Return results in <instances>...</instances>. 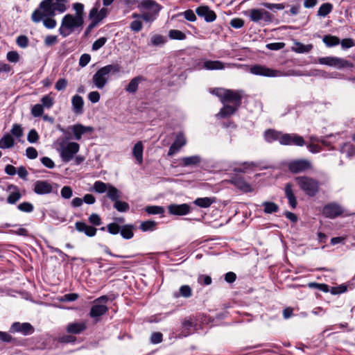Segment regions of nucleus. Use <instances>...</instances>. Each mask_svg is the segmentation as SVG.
<instances>
[{
  "instance_id": "f257e3e1",
  "label": "nucleus",
  "mask_w": 355,
  "mask_h": 355,
  "mask_svg": "<svg viewBox=\"0 0 355 355\" xmlns=\"http://www.w3.org/2000/svg\"><path fill=\"white\" fill-rule=\"evenodd\" d=\"M119 64H111L100 68L93 76L92 82L98 89H103L108 81L110 73L116 74L121 71Z\"/></svg>"
},
{
  "instance_id": "f03ea898",
  "label": "nucleus",
  "mask_w": 355,
  "mask_h": 355,
  "mask_svg": "<svg viewBox=\"0 0 355 355\" xmlns=\"http://www.w3.org/2000/svg\"><path fill=\"white\" fill-rule=\"evenodd\" d=\"M294 181L300 189L309 197H315L320 191V182L312 177L297 176L294 178Z\"/></svg>"
},
{
  "instance_id": "7ed1b4c3",
  "label": "nucleus",
  "mask_w": 355,
  "mask_h": 355,
  "mask_svg": "<svg viewBox=\"0 0 355 355\" xmlns=\"http://www.w3.org/2000/svg\"><path fill=\"white\" fill-rule=\"evenodd\" d=\"M84 24V19H79L76 16L67 14L61 21V26L59 28V33L62 37H67L71 35L76 28L81 27Z\"/></svg>"
},
{
  "instance_id": "20e7f679",
  "label": "nucleus",
  "mask_w": 355,
  "mask_h": 355,
  "mask_svg": "<svg viewBox=\"0 0 355 355\" xmlns=\"http://www.w3.org/2000/svg\"><path fill=\"white\" fill-rule=\"evenodd\" d=\"M138 8L140 10H147L144 12V21L153 22L157 18L163 7L154 0H144L138 5Z\"/></svg>"
},
{
  "instance_id": "39448f33",
  "label": "nucleus",
  "mask_w": 355,
  "mask_h": 355,
  "mask_svg": "<svg viewBox=\"0 0 355 355\" xmlns=\"http://www.w3.org/2000/svg\"><path fill=\"white\" fill-rule=\"evenodd\" d=\"M40 9L33 11L31 15L33 21L38 23L44 17H53L55 15L53 9V0H43L39 6Z\"/></svg>"
},
{
  "instance_id": "423d86ee",
  "label": "nucleus",
  "mask_w": 355,
  "mask_h": 355,
  "mask_svg": "<svg viewBox=\"0 0 355 355\" xmlns=\"http://www.w3.org/2000/svg\"><path fill=\"white\" fill-rule=\"evenodd\" d=\"M318 62L320 64L333 67L338 69H351L354 67V64L352 62L334 56L320 58Z\"/></svg>"
},
{
  "instance_id": "0eeeda50",
  "label": "nucleus",
  "mask_w": 355,
  "mask_h": 355,
  "mask_svg": "<svg viewBox=\"0 0 355 355\" xmlns=\"http://www.w3.org/2000/svg\"><path fill=\"white\" fill-rule=\"evenodd\" d=\"M121 192L116 187H111L107 197L110 199L113 202V207L119 212H126L130 209V205L125 201L120 200Z\"/></svg>"
},
{
  "instance_id": "6e6552de",
  "label": "nucleus",
  "mask_w": 355,
  "mask_h": 355,
  "mask_svg": "<svg viewBox=\"0 0 355 355\" xmlns=\"http://www.w3.org/2000/svg\"><path fill=\"white\" fill-rule=\"evenodd\" d=\"M288 171L293 174L304 173L312 168L310 161L304 159L292 160L287 164Z\"/></svg>"
},
{
  "instance_id": "1a4fd4ad",
  "label": "nucleus",
  "mask_w": 355,
  "mask_h": 355,
  "mask_svg": "<svg viewBox=\"0 0 355 355\" xmlns=\"http://www.w3.org/2000/svg\"><path fill=\"white\" fill-rule=\"evenodd\" d=\"M80 145L76 142H69L60 150V157L64 162H70L79 151Z\"/></svg>"
},
{
  "instance_id": "9d476101",
  "label": "nucleus",
  "mask_w": 355,
  "mask_h": 355,
  "mask_svg": "<svg viewBox=\"0 0 355 355\" xmlns=\"http://www.w3.org/2000/svg\"><path fill=\"white\" fill-rule=\"evenodd\" d=\"M250 19L253 22H259L263 20L266 23H271L274 16L264 9L253 8L250 10Z\"/></svg>"
},
{
  "instance_id": "9b49d317",
  "label": "nucleus",
  "mask_w": 355,
  "mask_h": 355,
  "mask_svg": "<svg viewBox=\"0 0 355 355\" xmlns=\"http://www.w3.org/2000/svg\"><path fill=\"white\" fill-rule=\"evenodd\" d=\"M344 212L343 208L337 202H329L322 209V214L328 218L334 219L341 216Z\"/></svg>"
},
{
  "instance_id": "f8f14e48",
  "label": "nucleus",
  "mask_w": 355,
  "mask_h": 355,
  "mask_svg": "<svg viewBox=\"0 0 355 355\" xmlns=\"http://www.w3.org/2000/svg\"><path fill=\"white\" fill-rule=\"evenodd\" d=\"M242 96L239 91L225 89V95L223 96L222 103H232L233 106L239 107L241 105Z\"/></svg>"
},
{
  "instance_id": "ddd939ff",
  "label": "nucleus",
  "mask_w": 355,
  "mask_h": 355,
  "mask_svg": "<svg viewBox=\"0 0 355 355\" xmlns=\"http://www.w3.org/2000/svg\"><path fill=\"white\" fill-rule=\"evenodd\" d=\"M250 72L256 76L266 77H276L280 74L279 71L270 69L261 64L252 65L250 68Z\"/></svg>"
},
{
  "instance_id": "4468645a",
  "label": "nucleus",
  "mask_w": 355,
  "mask_h": 355,
  "mask_svg": "<svg viewBox=\"0 0 355 355\" xmlns=\"http://www.w3.org/2000/svg\"><path fill=\"white\" fill-rule=\"evenodd\" d=\"M281 144L284 146H303L306 144L304 138L297 134L285 133L281 137Z\"/></svg>"
},
{
  "instance_id": "2eb2a0df",
  "label": "nucleus",
  "mask_w": 355,
  "mask_h": 355,
  "mask_svg": "<svg viewBox=\"0 0 355 355\" xmlns=\"http://www.w3.org/2000/svg\"><path fill=\"white\" fill-rule=\"evenodd\" d=\"M196 15L207 23H211L216 19L217 15L216 12L211 10L208 6L202 5L196 8Z\"/></svg>"
},
{
  "instance_id": "dca6fc26",
  "label": "nucleus",
  "mask_w": 355,
  "mask_h": 355,
  "mask_svg": "<svg viewBox=\"0 0 355 355\" xmlns=\"http://www.w3.org/2000/svg\"><path fill=\"white\" fill-rule=\"evenodd\" d=\"M35 329L33 325L28 322L20 323L15 322L12 324L10 328L11 333H21L24 336H28L33 334Z\"/></svg>"
},
{
  "instance_id": "f3484780",
  "label": "nucleus",
  "mask_w": 355,
  "mask_h": 355,
  "mask_svg": "<svg viewBox=\"0 0 355 355\" xmlns=\"http://www.w3.org/2000/svg\"><path fill=\"white\" fill-rule=\"evenodd\" d=\"M101 7V1L97 0L94 7L90 10L89 13V18H94L99 23L102 21L105 17H106L108 10L105 8H102L99 10Z\"/></svg>"
},
{
  "instance_id": "a211bd4d",
  "label": "nucleus",
  "mask_w": 355,
  "mask_h": 355,
  "mask_svg": "<svg viewBox=\"0 0 355 355\" xmlns=\"http://www.w3.org/2000/svg\"><path fill=\"white\" fill-rule=\"evenodd\" d=\"M168 211L169 214L174 216H184L191 211L189 205L184 204H171L168 206Z\"/></svg>"
},
{
  "instance_id": "6ab92c4d",
  "label": "nucleus",
  "mask_w": 355,
  "mask_h": 355,
  "mask_svg": "<svg viewBox=\"0 0 355 355\" xmlns=\"http://www.w3.org/2000/svg\"><path fill=\"white\" fill-rule=\"evenodd\" d=\"M33 191L37 195H46L53 192V186L46 180H37L34 184Z\"/></svg>"
},
{
  "instance_id": "aec40b11",
  "label": "nucleus",
  "mask_w": 355,
  "mask_h": 355,
  "mask_svg": "<svg viewBox=\"0 0 355 355\" xmlns=\"http://www.w3.org/2000/svg\"><path fill=\"white\" fill-rule=\"evenodd\" d=\"M186 139L182 132L178 133L173 143L169 147L167 155L172 156L177 153L186 144Z\"/></svg>"
},
{
  "instance_id": "412c9836",
  "label": "nucleus",
  "mask_w": 355,
  "mask_h": 355,
  "mask_svg": "<svg viewBox=\"0 0 355 355\" xmlns=\"http://www.w3.org/2000/svg\"><path fill=\"white\" fill-rule=\"evenodd\" d=\"M107 311L108 308L106 305L94 303V305L90 309L89 315L97 322L100 320V318L105 314Z\"/></svg>"
},
{
  "instance_id": "4be33fe9",
  "label": "nucleus",
  "mask_w": 355,
  "mask_h": 355,
  "mask_svg": "<svg viewBox=\"0 0 355 355\" xmlns=\"http://www.w3.org/2000/svg\"><path fill=\"white\" fill-rule=\"evenodd\" d=\"M87 329L85 321L70 322L66 327V331L70 334H80Z\"/></svg>"
},
{
  "instance_id": "5701e85b",
  "label": "nucleus",
  "mask_w": 355,
  "mask_h": 355,
  "mask_svg": "<svg viewBox=\"0 0 355 355\" xmlns=\"http://www.w3.org/2000/svg\"><path fill=\"white\" fill-rule=\"evenodd\" d=\"M75 228L78 232H83L89 237L94 236L97 232V229L95 227L88 225L82 221L76 222Z\"/></svg>"
},
{
  "instance_id": "b1692460",
  "label": "nucleus",
  "mask_w": 355,
  "mask_h": 355,
  "mask_svg": "<svg viewBox=\"0 0 355 355\" xmlns=\"http://www.w3.org/2000/svg\"><path fill=\"white\" fill-rule=\"evenodd\" d=\"M6 191H12L6 199L8 204L14 205L21 198L19 187L15 184H9Z\"/></svg>"
},
{
  "instance_id": "393cba45",
  "label": "nucleus",
  "mask_w": 355,
  "mask_h": 355,
  "mask_svg": "<svg viewBox=\"0 0 355 355\" xmlns=\"http://www.w3.org/2000/svg\"><path fill=\"white\" fill-rule=\"evenodd\" d=\"M231 183L234 184L237 189H240L244 193L252 191L251 185L248 183L243 177L236 176L231 180Z\"/></svg>"
},
{
  "instance_id": "a878e982",
  "label": "nucleus",
  "mask_w": 355,
  "mask_h": 355,
  "mask_svg": "<svg viewBox=\"0 0 355 355\" xmlns=\"http://www.w3.org/2000/svg\"><path fill=\"white\" fill-rule=\"evenodd\" d=\"M284 193L290 207L292 209L296 208L297 201L293 189V184L291 182H288L285 184Z\"/></svg>"
},
{
  "instance_id": "bb28decb",
  "label": "nucleus",
  "mask_w": 355,
  "mask_h": 355,
  "mask_svg": "<svg viewBox=\"0 0 355 355\" xmlns=\"http://www.w3.org/2000/svg\"><path fill=\"white\" fill-rule=\"evenodd\" d=\"M231 66L229 63H224L220 60H205L203 62V68L207 70H222Z\"/></svg>"
},
{
  "instance_id": "cd10ccee",
  "label": "nucleus",
  "mask_w": 355,
  "mask_h": 355,
  "mask_svg": "<svg viewBox=\"0 0 355 355\" xmlns=\"http://www.w3.org/2000/svg\"><path fill=\"white\" fill-rule=\"evenodd\" d=\"M74 138L76 140H80L82 135L85 133H90L94 131V128L91 126H85L80 123L73 125L71 128Z\"/></svg>"
},
{
  "instance_id": "c85d7f7f",
  "label": "nucleus",
  "mask_w": 355,
  "mask_h": 355,
  "mask_svg": "<svg viewBox=\"0 0 355 355\" xmlns=\"http://www.w3.org/2000/svg\"><path fill=\"white\" fill-rule=\"evenodd\" d=\"M72 110L75 114L83 113L84 101L82 96L76 94L71 98Z\"/></svg>"
},
{
  "instance_id": "c756f323",
  "label": "nucleus",
  "mask_w": 355,
  "mask_h": 355,
  "mask_svg": "<svg viewBox=\"0 0 355 355\" xmlns=\"http://www.w3.org/2000/svg\"><path fill=\"white\" fill-rule=\"evenodd\" d=\"M202 161L200 155H193L189 157H184L180 159V166L188 167L198 165Z\"/></svg>"
},
{
  "instance_id": "7c9ffc66",
  "label": "nucleus",
  "mask_w": 355,
  "mask_h": 355,
  "mask_svg": "<svg viewBox=\"0 0 355 355\" xmlns=\"http://www.w3.org/2000/svg\"><path fill=\"white\" fill-rule=\"evenodd\" d=\"M146 78L142 76H137L133 78L128 85L125 87V90L130 94H135L137 91L138 85L140 83L146 81Z\"/></svg>"
},
{
  "instance_id": "2f4dec72",
  "label": "nucleus",
  "mask_w": 355,
  "mask_h": 355,
  "mask_svg": "<svg viewBox=\"0 0 355 355\" xmlns=\"http://www.w3.org/2000/svg\"><path fill=\"white\" fill-rule=\"evenodd\" d=\"M284 134L273 129H268L264 132V139L268 143L279 141L281 144V137Z\"/></svg>"
},
{
  "instance_id": "473e14b6",
  "label": "nucleus",
  "mask_w": 355,
  "mask_h": 355,
  "mask_svg": "<svg viewBox=\"0 0 355 355\" xmlns=\"http://www.w3.org/2000/svg\"><path fill=\"white\" fill-rule=\"evenodd\" d=\"M239 107L233 105L225 104L224 106L220 110L219 112L216 114L219 118H227L234 114Z\"/></svg>"
},
{
  "instance_id": "72a5a7b5",
  "label": "nucleus",
  "mask_w": 355,
  "mask_h": 355,
  "mask_svg": "<svg viewBox=\"0 0 355 355\" xmlns=\"http://www.w3.org/2000/svg\"><path fill=\"white\" fill-rule=\"evenodd\" d=\"M216 202V198L205 197L198 198L193 202L201 208H208Z\"/></svg>"
},
{
  "instance_id": "f704fd0d",
  "label": "nucleus",
  "mask_w": 355,
  "mask_h": 355,
  "mask_svg": "<svg viewBox=\"0 0 355 355\" xmlns=\"http://www.w3.org/2000/svg\"><path fill=\"white\" fill-rule=\"evenodd\" d=\"M111 187H114L110 184H106L102 181H96L93 186V191L98 193H108Z\"/></svg>"
},
{
  "instance_id": "c9c22d12",
  "label": "nucleus",
  "mask_w": 355,
  "mask_h": 355,
  "mask_svg": "<svg viewBox=\"0 0 355 355\" xmlns=\"http://www.w3.org/2000/svg\"><path fill=\"white\" fill-rule=\"evenodd\" d=\"M182 330L181 334L184 337H187L191 334L195 330V324L190 320H185L182 323Z\"/></svg>"
},
{
  "instance_id": "e433bc0d",
  "label": "nucleus",
  "mask_w": 355,
  "mask_h": 355,
  "mask_svg": "<svg viewBox=\"0 0 355 355\" xmlns=\"http://www.w3.org/2000/svg\"><path fill=\"white\" fill-rule=\"evenodd\" d=\"M143 150L144 146L141 141L136 143L132 149L133 156L140 164L143 162Z\"/></svg>"
},
{
  "instance_id": "4c0bfd02",
  "label": "nucleus",
  "mask_w": 355,
  "mask_h": 355,
  "mask_svg": "<svg viewBox=\"0 0 355 355\" xmlns=\"http://www.w3.org/2000/svg\"><path fill=\"white\" fill-rule=\"evenodd\" d=\"M135 227L132 224H126L121 227L120 234L124 239H130L134 236Z\"/></svg>"
},
{
  "instance_id": "58836bf2",
  "label": "nucleus",
  "mask_w": 355,
  "mask_h": 355,
  "mask_svg": "<svg viewBox=\"0 0 355 355\" xmlns=\"http://www.w3.org/2000/svg\"><path fill=\"white\" fill-rule=\"evenodd\" d=\"M313 44H304L300 42L295 43V46L292 48L293 51L297 53H306L310 52L313 49Z\"/></svg>"
},
{
  "instance_id": "ea45409f",
  "label": "nucleus",
  "mask_w": 355,
  "mask_h": 355,
  "mask_svg": "<svg viewBox=\"0 0 355 355\" xmlns=\"http://www.w3.org/2000/svg\"><path fill=\"white\" fill-rule=\"evenodd\" d=\"M15 145V139L10 134H6L0 139V148H10Z\"/></svg>"
},
{
  "instance_id": "a19ab883",
  "label": "nucleus",
  "mask_w": 355,
  "mask_h": 355,
  "mask_svg": "<svg viewBox=\"0 0 355 355\" xmlns=\"http://www.w3.org/2000/svg\"><path fill=\"white\" fill-rule=\"evenodd\" d=\"M333 4L329 2L322 3L318 8L317 15L318 17H324L327 16L333 10Z\"/></svg>"
},
{
  "instance_id": "79ce46f5",
  "label": "nucleus",
  "mask_w": 355,
  "mask_h": 355,
  "mask_svg": "<svg viewBox=\"0 0 355 355\" xmlns=\"http://www.w3.org/2000/svg\"><path fill=\"white\" fill-rule=\"evenodd\" d=\"M261 206L263 207L264 213L267 214L276 213L279 209V206L273 202L265 201L262 203Z\"/></svg>"
},
{
  "instance_id": "37998d69",
  "label": "nucleus",
  "mask_w": 355,
  "mask_h": 355,
  "mask_svg": "<svg viewBox=\"0 0 355 355\" xmlns=\"http://www.w3.org/2000/svg\"><path fill=\"white\" fill-rule=\"evenodd\" d=\"M322 42L327 47H333L340 44V39L334 35H326L323 37Z\"/></svg>"
},
{
  "instance_id": "c03bdc74",
  "label": "nucleus",
  "mask_w": 355,
  "mask_h": 355,
  "mask_svg": "<svg viewBox=\"0 0 355 355\" xmlns=\"http://www.w3.org/2000/svg\"><path fill=\"white\" fill-rule=\"evenodd\" d=\"M167 42V38L162 35L155 34L151 37L150 44L154 46H164Z\"/></svg>"
},
{
  "instance_id": "a18cd8bd",
  "label": "nucleus",
  "mask_w": 355,
  "mask_h": 355,
  "mask_svg": "<svg viewBox=\"0 0 355 355\" xmlns=\"http://www.w3.org/2000/svg\"><path fill=\"white\" fill-rule=\"evenodd\" d=\"M121 228V227L117 223H110L106 227L107 232L112 235H116L120 233ZM100 230L105 231V227H102L100 228Z\"/></svg>"
},
{
  "instance_id": "49530a36",
  "label": "nucleus",
  "mask_w": 355,
  "mask_h": 355,
  "mask_svg": "<svg viewBox=\"0 0 355 355\" xmlns=\"http://www.w3.org/2000/svg\"><path fill=\"white\" fill-rule=\"evenodd\" d=\"M168 35L171 40H184L187 38L184 33L176 29L170 30Z\"/></svg>"
},
{
  "instance_id": "de8ad7c7",
  "label": "nucleus",
  "mask_w": 355,
  "mask_h": 355,
  "mask_svg": "<svg viewBox=\"0 0 355 355\" xmlns=\"http://www.w3.org/2000/svg\"><path fill=\"white\" fill-rule=\"evenodd\" d=\"M174 295L176 297L182 296L187 298L192 295V290L189 286L183 285L180 288L179 293H175Z\"/></svg>"
},
{
  "instance_id": "09e8293b",
  "label": "nucleus",
  "mask_w": 355,
  "mask_h": 355,
  "mask_svg": "<svg viewBox=\"0 0 355 355\" xmlns=\"http://www.w3.org/2000/svg\"><path fill=\"white\" fill-rule=\"evenodd\" d=\"M309 288H316L324 293L330 292L329 286L326 284L310 282L307 284Z\"/></svg>"
},
{
  "instance_id": "8fccbe9b",
  "label": "nucleus",
  "mask_w": 355,
  "mask_h": 355,
  "mask_svg": "<svg viewBox=\"0 0 355 355\" xmlns=\"http://www.w3.org/2000/svg\"><path fill=\"white\" fill-rule=\"evenodd\" d=\"M145 211L148 214H163L164 213V207L157 205L147 206L145 208Z\"/></svg>"
},
{
  "instance_id": "3c124183",
  "label": "nucleus",
  "mask_w": 355,
  "mask_h": 355,
  "mask_svg": "<svg viewBox=\"0 0 355 355\" xmlns=\"http://www.w3.org/2000/svg\"><path fill=\"white\" fill-rule=\"evenodd\" d=\"M10 134L11 136L16 137L17 139H19L23 136L24 131L23 128H21V125L18 123H14L12 126V128L10 130Z\"/></svg>"
},
{
  "instance_id": "603ef678",
  "label": "nucleus",
  "mask_w": 355,
  "mask_h": 355,
  "mask_svg": "<svg viewBox=\"0 0 355 355\" xmlns=\"http://www.w3.org/2000/svg\"><path fill=\"white\" fill-rule=\"evenodd\" d=\"M156 225V222L153 220L144 221L140 225V229L143 232L153 231L155 230Z\"/></svg>"
},
{
  "instance_id": "864d4df0",
  "label": "nucleus",
  "mask_w": 355,
  "mask_h": 355,
  "mask_svg": "<svg viewBox=\"0 0 355 355\" xmlns=\"http://www.w3.org/2000/svg\"><path fill=\"white\" fill-rule=\"evenodd\" d=\"M261 5L270 10L275 11V10H283L285 8L286 6L284 3H272L268 2H263Z\"/></svg>"
},
{
  "instance_id": "5fc2aeb1",
  "label": "nucleus",
  "mask_w": 355,
  "mask_h": 355,
  "mask_svg": "<svg viewBox=\"0 0 355 355\" xmlns=\"http://www.w3.org/2000/svg\"><path fill=\"white\" fill-rule=\"evenodd\" d=\"M41 105H43V107L50 109L53 107L54 104L53 98L49 95H45L41 98Z\"/></svg>"
},
{
  "instance_id": "6e6d98bb",
  "label": "nucleus",
  "mask_w": 355,
  "mask_h": 355,
  "mask_svg": "<svg viewBox=\"0 0 355 355\" xmlns=\"http://www.w3.org/2000/svg\"><path fill=\"white\" fill-rule=\"evenodd\" d=\"M61 197L64 199H70L73 196V190L69 186H64L60 191Z\"/></svg>"
},
{
  "instance_id": "4d7b16f0",
  "label": "nucleus",
  "mask_w": 355,
  "mask_h": 355,
  "mask_svg": "<svg viewBox=\"0 0 355 355\" xmlns=\"http://www.w3.org/2000/svg\"><path fill=\"white\" fill-rule=\"evenodd\" d=\"M73 8L76 10V17L79 19H83L84 14V5L81 3H75L73 5Z\"/></svg>"
},
{
  "instance_id": "13d9d810",
  "label": "nucleus",
  "mask_w": 355,
  "mask_h": 355,
  "mask_svg": "<svg viewBox=\"0 0 355 355\" xmlns=\"http://www.w3.org/2000/svg\"><path fill=\"white\" fill-rule=\"evenodd\" d=\"M44 113V107L43 105L40 104H35L31 108V114L34 117H40L42 116Z\"/></svg>"
},
{
  "instance_id": "bf43d9fd",
  "label": "nucleus",
  "mask_w": 355,
  "mask_h": 355,
  "mask_svg": "<svg viewBox=\"0 0 355 355\" xmlns=\"http://www.w3.org/2000/svg\"><path fill=\"white\" fill-rule=\"evenodd\" d=\"M17 208L21 211L27 212V213L32 212L34 209L33 205L31 202H24L22 203H20L17 206Z\"/></svg>"
},
{
  "instance_id": "052dcab7",
  "label": "nucleus",
  "mask_w": 355,
  "mask_h": 355,
  "mask_svg": "<svg viewBox=\"0 0 355 355\" xmlns=\"http://www.w3.org/2000/svg\"><path fill=\"white\" fill-rule=\"evenodd\" d=\"M16 43L19 47L24 49L28 46L29 40L26 35H21L17 37Z\"/></svg>"
},
{
  "instance_id": "680f3d73",
  "label": "nucleus",
  "mask_w": 355,
  "mask_h": 355,
  "mask_svg": "<svg viewBox=\"0 0 355 355\" xmlns=\"http://www.w3.org/2000/svg\"><path fill=\"white\" fill-rule=\"evenodd\" d=\"M88 221L89 223H91L92 225L94 226H99L102 224V220L100 217V216L97 214H92L89 218Z\"/></svg>"
},
{
  "instance_id": "e2e57ef3",
  "label": "nucleus",
  "mask_w": 355,
  "mask_h": 355,
  "mask_svg": "<svg viewBox=\"0 0 355 355\" xmlns=\"http://www.w3.org/2000/svg\"><path fill=\"white\" fill-rule=\"evenodd\" d=\"M106 42H107V38L105 37H101L98 38V40L94 41V42L92 44V49L93 51H98V49H100L101 47H103L105 45Z\"/></svg>"
},
{
  "instance_id": "0e129e2a",
  "label": "nucleus",
  "mask_w": 355,
  "mask_h": 355,
  "mask_svg": "<svg viewBox=\"0 0 355 355\" xmlns=\"http://www.w3.org/2000/svg\"><path fill=\"white\" fill-rule=\"evenodd\" d=\"M43 19L44 26L48 29H53L56 26L57 22L53 17H45Z\"/></svg>"
},
{
  "instance_id": "69168bd1",
  "label": "nucleus",
  "mask_w": 355,
  "mask_h": 355,
  "mask_svg": "<svg viewBox=\"0 0 355 355\" xmlns=\"http://www.w3.org/2000/svg\"><path fill=\"white\" fill-rule=\"evenodd\" d=\"M179 15H183L184 19L189 21H195L197 19L195 12L191 9L187 10Z\"/></svg>"
},
{
  "instance_id": "338daca9",
  "label": "nucleus",
  "mask_w": 355,
  "mask_h": 355,
  "mask_svg": "<svg viewBox=\"0 0 355 355\" xmlns=\"http://www.w3.org/2000/svg\"><path fill=\"white\" fill-rule=\"evenodd\" d=\"M27 140L31 144L36 143L39 140V135L35 129H32L28 132Z\"/></svg>"
},
{
  "instance_id": "774afa93",
  "label": "nucleus",
  "mask_w": 355,
  "mask_h": 355,
  "mask_svg": "<svg viewBox=\"0 0 355 355\" xmlns=\"http://www.w3.org/2000/svg\"><path fill=\"white\" fill-rule=\"evenodd\" d=\"M211 277L206 275H200L198 278V282L204 286H209L211 284Z\"/></svg>"
}]
</instances>
